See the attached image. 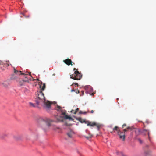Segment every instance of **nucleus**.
Wrapping results in <instances>:
<instances>
[{
  "mask_svg": "<svg viewBox=\"0 0 156 156\" xmlns=\"http://www.w3.org/2000/svg\"><path fill=\"white\" fill-rule=\"evenodd\" d=\"M126 124H123L122 126V130H120V131L118 132V134L119 136V138L123 141L125 140L126 133L129 130H131L133 129V128L132 127L129 126L126 127Z\"/></svg>",
  "mask_w": 156,
  "mask_h": 156,
  "instance_id": "1",
  "label": "nucleus"
},
{
  "mask_svg": "<svg viewBox=\"0 0 156 156\" xmlns=\"http://www.w3.org/2000/svg\"><path fill=\"white\" fill-rule=\"evenodd\" d=\"M29 105L31 107H35L33 103H31V102L29 103Z\"/></svg>",
  "mask_w": 156,
  "mask_h": 156,
  "instance_id": "20",
  "label": "nucleus"
},
{
  "mask_svg": "<svg viewBox=\"0 0 156 156\" xmlns=\"http://www.w3.org/2000/svg\"><path fill=\"white\" fill-rule=\"evenodd\" d=\"M51 104L52 103L48 101H44V107L46 110L48 111L50 109Z\"/></svg>",
  "mask_w": 156,
  "mask_h": 156,
  "instance_id": "4",
  "label": "nucleus"
},
{
  "mask_svg": "<svg viewBox=\"0 0 156 156\" xmlns=\"http://www.w3.org/2000/svg\"><path fill=\"white\" fill-rule=\"evenodd\" d=\"M57 110L58 111H61L62 112V115H66V111L62 110V107L61 106L58 105L57 106Z\"/></svg>",
  "mask_w": 156,
  "mask_h": 156,
  "instance_id": "10",
  "label": "nucleus"
},
{
  "mask_svg": "<svg viewBox=\"0 0 156 156\" xmlns=\"http://www.w3.org/2000/svg\"><path fill=\"white\" fill-rule=\"evenodd\" d=\"M63 62L66 65L69 66L71 65L72 66L73 62L70 59L67 58L63 60Z\"/></svg>",
  "mask_w": 156,
  "mask_h": 156,
  "instance_id": "7",
  "label": "nucleus"
},
{
  "mask_svg": "<svg viewBox=\"0 0 156 156\" xmlns=\"http://www.w3.org/2000/svg\"><path fill=\"white\" fill-rule=\"evenodd\" d=\"M53 76H55V74H53Z\"/></svg>",
  "mask_w": 156,
  "mask_h": 156,
  "instance_id": "34",
  "label": "nucleus"
},
{
  "mask_svg": "<svg viewBox=\"0 0 156 156\" xmlns=\"http://www.w3.org/2000/svg\"><path fill=\"white\" fill-rule=\"evenodd\" d=\"M52 122V120H51L50 121H49V122L48 121H43L41 122V124H43V127H46L47 128H46V129H47V128H48L49 127H50L51 126V124L50 123V122Z\"/></svg>",
  "mask_w": 156,
  "mask_h": 156,
  "instance_id": "6",
  "label": "nucleus"
},
{
  "mask_svg": "<svg viewBox=\"0 0 156 156\" xmlns=\"http://www.w3.org/2000/svg\"><path fill=\"white\" fill-rule=\"evenodd\" d=\"M6 83L5 82L3 83V86L5 87H6L7 86V85L6 84Z\"/></svg>",
  "mask_w": 156,
  "mask_h": 156,
  "instance_id": "24",
  "label": "nucleus"
},
{
  "mask_svg": "<svg viewBox=\"0 0 156 156\" xmlns=\"http://www.w3.org/2000/svg\"><path fill=\"white\" fill-rule=\"evenodd\" d=\"M87 112H89V111H88V112H83V114H86V113H87Z\"/></svg>",
  "mask_w": 156,
  "mask_h": 156,
  "instance_id": "26",
  "label": "nucleus"
},
{
  "mask_svg": "<svg viewBox=\"0 0 156 156\" xmlns=\"http://www.w3.org/2000/svg\"><path fill=\"white\" fill-rule=\"evenodd\" d=\"M78 120L81 123H85L87 124V126H95L97 127L98 129L99 130V128L101 126V125L98 123H96L95 122H87L84 119H82L81 118H78Z\"/></svg>",
  "mask_w": 156,
  "mask_h": 156,
  "instance_id": "3",
  "label": "nucleus"
},
{
  "mask_svg": "<svg viewBox=\"0 0 156 156\" xmlns=\"http://www.w3.org/2000/svg\"><path fill=\"white\" fill-rule=\"evenodd\" d=\"M113 130L115 132L116 131L117 132V133L118 132L120 131V130L119 129V128L117 126H115L113 128Z\"/></svg>",
  "mask_w": 156,
  "mask_h": 156,
  "instance_id": "15",
  "label": "nucleus"
},
{
  "mask_svg": "<svg viewBox=\"0 0 156 156\" xmlns=\"http://www.w3.org/2000/svg\"><path fill=\"white\" fill-rule=\"evenodd\" d=\"M41 88V91L44 90L45 88V83L43 84V86L41 85L40 86Z\"/></svg>",
  "mask_w": 156,
  "mask_h": 156,
  "instance_id": "16",
  "label": "nucleus"
},
{
  "mask_svg": "<svg viewBox=\"0 0 156 156\" xmlns=\"http://www.w3.org/2000/svg\"><path fill=\"white\" fill-rule=\"evenodd\" d=\"M9 135V133H5L3 134L1 136V138L2 139L4 138L5 137H8Z\"/></svg>",
  "mask_w": 156,
  "mask_h": 156,
  "instance_id": "12",
  "label": "nucleus"
},
{
  "mask_svg": "<svg viewBox=\"0 0 156 156\" xmlns=\"http://www.w3.org/2000/svg\"><path fill=\"white\" fill-rule=\"evenodd\" d=\"M14 138L16 140H18L20 138V136L19 135H16L14 136Z\"/></svg>",
  "mask_w": 156,
  "mask_h": 156,
  "instance_id": "18",
  "label": "nucleus"
},
{
  "mask_svg": "<svg viewBox=\"0 0 156 156\" xmlns=\"http://www.w3.org/2000/svg\"><path fill=\"white\" fill-rule=\"evenodd\" d=\"M75 91V90L74 89H72L71 90V92H73V91Z\"/></svg>",
  "mask_w": 156,
  "mask_h": 156,
  "instance_id": "30",
  "label": "nucleus"
},
{
  "mask_svg": "<svg viewBox=\"0 0 156 156\" xmlns=\"http://www.w3.org/2000/svg\"><path fill=\"white\" fill-rule=\"evenodd\" d=\"M138 140L140 142V144H142V143H143V141L142 140L140 139V138H138Z\"/></svg>",
  "mask_w": 156,
  "mask_h": 156,
  "instance_id": "22",
  "label": "nucleus"
},
{
  "mask_svg": "<svg viewBox=\"0 0 156 156\" xmlns=\"http://www.w3.org/2000/svg\"><path fill=\"white\" fill-rule=\"evenodd\" d=\"M30 74H31V72H30V73H29V74L30 75Z\"/></svg>",
  "mask_w": 156,
  "mask_h": 156,
  "instance_id": "33",
  "label": "nucleus"
},
{
  "mask_svg": "<svg viewBox=\"0 0 156 156\" xmlns=\"http://www.w3.org/2000/svg\"><path fill=\"white\" fill-rule=\"evenodd\" d=\"M57 128V129H59V128H58H58Z\"/></svg>",
  "mask_w": 156,
  "mask_h": 156,
  "instance_id": "36",
  "label": "nucleus"
},
{
  "mask_svg": "<svg viewBox=\"0 0 156 156\" xmlns=\"http://www.w3.org/2000/svg\"><path fill=\"white\" fill-rule=\"evenodd\" d=\"M37 98L39 100H44V101L45 100V98L44 96V94L42 92V91H41L38 92H37Z\"/></svg>",
  "mask_w": 156,
  "mask_h": 156,
  "instance_id": "5",
  "label": "nucleus"
},
{
  "mask_svg": "<svg viewBox=\"0 0 156 156\" xmlns=\"http://www.w3.org/2000/svg\"><path fill=\"white\" fill-rule=\"evenodd\" d=\"M92 136V135L90 133L89 134V135L88 136H85V137L87 139H89L91 138Z\"/></svg>",
  "mask_w": 156,
  "mask_h": 156,
  "instance_id": "19",
  "label": "nucleus"
},
{
  "mask_svg": "<svg viewBox=\"0 0 156 156\" xmlns=\"http://www.w3.org/2000/svg\"><path fill=\"white\" fill-rule=\"evenodd\" d=\"M83 112L82 111H80L79 112L80 114H83Z\"/></svg>",
  "mask_w": 156,
  "mask_h": 156,
  "instance_id": "27",
  "label": "nucleus"
},
{
  "mask_svg": "<svg viewBox=\"0 0 156 156\" xmlns=\"http://www.w3.org/2000/svg\"><path fill=\"white\" fill-rule=\"evenodd\" d=\"M75 91H76V93H77V92H78V93H79V91L78 90H75Z\"/></svg>",
  "mask_w": 156,
  "mask_h": 156,
  "instance_id": "29",
  "label": "nucleus"
},
{
  "mask_svg": "<svg viewBox=\"0 0 156 156\" xmlns=\"http://www.w3.org/2000/svg\"><path fill=\"white\" fill-rule=\"evenodd\" d=\"M73 70L75 71L74 74L73 75H71L70 78L74 80H80L82 78V75L78 71V69H76V68H74Z\"/></svg>",
  "mask_w": 156,
  "mask_h": 156,
  "instance_id": "2",
  "label": "nucleus"
},
{
  "mask_svg": "<svg viewBox=\"0 0 156 156\" xmlns=\"http://www.w3.org/2000/svg\"><path fill=\"white\" fill-rule=\"evenodd\" d=\"M142 133L144 135H146V133H147L148 135V138L149 140H150V132L149 130H146V129H144Z\"/></svg>",
  "mask_w": 156,
  "mask_h": 156,
  "instance_id": "9",
  "label": "nucleus"
},
{
  "mask_svg": "<svg viewBox=\"0 0 156 156\" xmlns=\"http://www.w3.org/2000/svg\"><path fill=\"white\" fill-rule=\"evenodd\" d=\"M82 93H83V94H84V91H83L82 92Z\"/></svg>",
  "mask_w": 156,
  "mask_h": 156,
  "instance_id": "32",
  "label": "nucleus"
},
{
  "mask_svg": "<svg viewBox=\"0 0 156 156\" xmlns=\"http://www.w3.org/2000/svg\"><path fill=\"white\" fill-rule=\"evenodd\" d=\"M151 123V122H150L149 120H146L145 122L143 123L144 127H145L147 125H148Z\"/></svg>",
  "mask_w": 156,
  "mask_h": 156,
  "instance_id": "17",
  "label": "nucleus"
},
{
  "mask_svg": "<svg viewBox=\"0 0 156 156\" xmlns=\"http://www.w3.org/2000/svg\"><path fill=\"white\" fill-rule=\"evenodd\" d=\"M74 134V132L73 131L71 130L67 133V135L69 137L72 138L73 137Z\"/></svg>",
  "mask_w": 156,
  "mask_h": 156,
  "instance_id": "8",
  "label": "nucleus"
},
{
  "mask_svg": "<svg viewBox=\"0 0 156 156\" xmlns=\"http://www.w3.org/2000/svg\"><path fill=\"white\" fill-rule=\"evenodd\" d=\"M39 102H39V101H37V104H39Z\"/></svg>",
  "mask_w": 156,
  "mask_h": 156,
  "instance_id": "31",
  "label": "nucleus"
},
{
  "mask_svg": "<svg viewBox=\"0 0 156 156\" xmlns=\"http://www.w3.org/2000/svg\"><path fill=\"white\" fill-rule=\"evenodd\" d=\"M74 84L75 85L77 86H79L78 84L77 83H73V84Z\"/></svg>",
  "mask_w": 156,
  "mask_h": 156,
  "instance_id": "25",
  "label": "nucleus"
},
{
  "mask_svg": "<svg viewBox=\"0 0 156 156\" xmlns=\"http://www.w3.org/2000/svg\"><path fill=\"white\" fill-rule=\"evenodd\" d=\"M116 154L119 156H127L122 152L117 151L116 152Z\"/></svg>",
  "mask_w": 156,
  "mask_h": 156,
  "instance_id": "13",
  "label": "nucleus"
},
{
  "mask_svg": "<svg viewBox=\"0 0 156 156\" xmlns=\"http://www.w3.org/2000/svg\"><path fill=\"white\" fill-rule=\"evenodd\" d=\"M90 113H93L94 112V111L92 110H91L90 112Z\"/></svg>",
  "mask_w": 156,
  "mask_h": 156,
  "instance_id": "28",
  "label": "nucleus"
},
{
  "mask_svg": "<svg viewBox=\"0 0 156 156\" xmlns=\"http://www.w3.org/2000/svg\"><path fill=\"white\" fill-rule=\"evenodd\" d=\"M24 83V82L23 81L22 82H20V86H22L23 85V83Z\"/></svg>",
  "mask_w": 156,
  "mask_h": 156,
  "instance_id": "23",
  "label": "nucleus"
},
{
  "mask_svg": "<svg viewBox=\"0 0 156 156\" xmlns=\"http://www.w3.org/2000/svg\"><path fill=\"white\" fill-rule=\"evenodd\" d=\"M64 118L65 119H69V120H73V119L72 117L67 115H64Z\"/></svg>",
  "mask_w": 156,
  "mask_h": 156,
  "instance_id": "14",
  "label": "nucleus"
},
{
  "mask_svg": "<svg viewBox=\"0 0 156 156\" xmlns=\"http://www.w3.org/2000/svg\"><path fill=\"white\" fill-rule=\"evenodd\" d=\"M79 111V108H77L76 109V110L74 111V112H73V113L74 114H76V112Z\"/></svg>",
  "mask_w": 156,
  "mask_h": 156,
  "instance_id": "21",
  "label": "nucleus"
},
{
  "mask_svg": "<svg viewBox=\"0 0 156 156\" xmlns=\"http://www.w3.org/2000/svg\"><path fill=\"white\" fill-rule=\"evenodd\" d=\"M14 73L16 74H18L19 75H27V74H25V73H21V71H19L18 70H16L15 69H14Z\"/></svg>",
  "mask_w": 156,
  "mask_h": 156,
  "instance_id": "11",
  "label": "nucleus"
},
{
  "mask_svg": "<svg viewBox=\"0 0 156 156\" xmlns=\"http://www.w3.org/2000/svg\"><path fill=\"white\" fill-rule=\"evenodd\" d=\"M73 65H74V64H75V63H73Z\"/></svg>",
  "mask_w": 156,
  "mask_h": 156,
  "instance_id": "35",
  "label": "nucleus"
}]
</instances>
